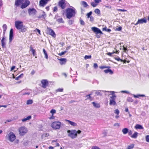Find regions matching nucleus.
I'll return each mask as SVG.
<instances>
[{
	"mask_svg": "<svg viewBox=\"0 0 149 149\" xmlns=\"http://www.w3.org/2000/svg\"><path fill=\"white\" fill-rule=\"evenodd\" d=\"M72 8H68L65 10L66 18L70 19L72 17H74L77 13V11L75 8L71 7Z\"/></svg>",
	"mask_w": 149,
	"mask_h": 149,
	"instance_id": "nucleus-1",
	"label": "nucleus"
},
{
	"mask_svg": "<svg viewBox=\"0 0 149 149\" xmlns=\"http://www.w3.org/2000/svg\"><path fill=\"white\" fill-rule=\"evenodd\" d=\"M15 26L17 29L20 30L22 33L26 32L27 31V27L23 25L22 22L19 21H15Z\"/></svg>",
	"mask_w": 149,
	"mask_h": 149,
	"instance_id": "nucleus-2",
	"label": "nucleus"
},
{
	"mask_svg": "<svg viewBox=\"0 0 149 149\" xmlns=\"http://www.w3.org/2000/svg\"><path fill=\"white\" fill-rule=\"evenodd\" d=\"M108 93H111L112 95L110 97L109 99V105H110L115 106L116 104V103L115 101V99L116 97V96L114 94L115 92L113 91H108Z\"/></svg>",
	"mask_w": 149,
	"mask_h": 149,
	"instance_id": "nucleus-3",
	"label": "nucleus"
},
{
	"mask_svg": "<svg viewBox=\"0 0 149 149\" xmlns=\"http://www.w3.org/2000/svg\"><path fill=\"white\" fill-rule=\"evenodd\" d=\"M92 31L94 32L96 35V37L99 38L100 37V35L103 34L101 30L98 28L95 27H93L91 28Z\"/></svg>",
	"mask_w": 149,
	"mask_h": 149,
	"instance_id": "nucleus-4",
	"label": "nucleus"
},
{
	"mask_svg": "<svg viewBox=\"0 0 149 149\" xmlns=\"http://www.w3.org/2000/svg\"><path fill=\"white\" fill-rule=\"evenodd\" d=\"M67 132L68 134V136L72 139L75 138L77 136V131L76 130H68Z\"/></svg>",
	"mask_w": 149,
	"mask_h": 149,
	"instance_id": "nucleus-5",
	"label": "nucleus"
},
{
	"mask_svg": "<svg viewBox=\"0 0 149 149\" xmlns=\"http://www.w3.org/2000/svg\"><path fill=\"white\" fill-rule=\"evenodd\" d=\"M61 124L59 121H54L51 124V126L54 130H59L60 128Z\"/></svg>",
	"mask_w": 149,
	"mask_h": 149,
	"instance_id": "nucleus-6",
	"label": "nucleus"
},
{
	"mask_svg": "<svg viewBox=\"0 0 149 149\" xmlns=\"http://www.w3.org/2000/svg\"><path fill=\"white\" fill-rule=\"evenodd\" d=\"M19 134L21 136H23L27 133L28 130L25 127H22L19 129Z\"/></svg>",
	"mask_w": 149,
	"mask_h": 149,
	"instance_id": "nucleus-7",
	"label": "nucleus"
},
{
	"mask_svg": "<svg viewBox=\"0 0 149 149\" xmlns=\"http://www.w3.org/2000/svg\"><path fill=\"white\" fill-rule=\"evenodd\" d=\"M65 1V0H61L58 2V6L62 9L65 8L66 5Z\"/></svg>",
	"mask_w": 149,
	"mask_h": 149,
	"instance_id": "nucleus-8",
	"label": "nucleus"
},
{
	"mask_svg": "<svg viewBox=\"0 0 149 149\" xmlns=\"http://www.w3.org/2000/svg\"><path fill=\"white\" fill-rule=\"evenodd\" d=\"M37 12L36 10L34 8H29L28 10V13L30 16L34 15Z\"/></svg>",
	"mask_w": 149,
	"mask_h": 149,
	"instance_id": "nucleus-9",
	"label": "nucleus"
},
{
	"mask_svg": "<svg viewBox=\"0 0 149 149\" xmlns=\"http://www.w3.org/2000/svg\"><path fill=\"white\" fill-rule=\"evenodd\" d=\"M8 139L10 141L13 142L15 139L16 136L15 135L13 132H11L8 134Z\"/></svg>",
	"mask_w": 149,
	"mask_h": 149,
	"instance_id": "nucleus-10",
	"label": "nucleus"
},
{
	"mask_svg": "<svg viewBox=\"0 0 149 149\" xmlns=\"http://www.w3.org/2000/svg\"><path fill=\"white\" fill-rule=\"evenodd\" d=\"M108 91H106L103 90H94L92 91L93 93L94 92L95 94V96H101L102 95V92H107Z\"/></svg>",
	"mask_w": 149,
	"mask_h": 149,
	"instance_id": "nucleus-11",
	"label": "nucleus"
},
{
	"mask_svg": "<svg viewBox=\"0 0 149 149\" xmlns=\"http://www.w3.org/2000/svg\"><path fill=\"white\" fill-rule=\"evenodd\" d=\"M51 0H40L39 1V5L40 6L44 7Z\"/></svg>",
	"mask_w": 149,
	"mask_h": 149,
	"instance_id": "nucleus-12",
	"label": "nucleus"
},
{
	"mask_svg": "<svg viewBox=\"0 0 149 149\" xmlns=\"http://www.w3.org/2000/svg\"><path fill=\"white\" fill-rule=\"evenodd\" d=\"M147 22V19L145 18L139 19L137 22L135 24V25H137L138 24H142L143 23H146Z\"/></svg>",
	"mask_w": 149,
	"mask_h": 149,
	"instance_id": "nucleus-13",
	"label": "nucleus"
},
{
	"mask_svg": "<svg viewBox=\"0 0 149 149\" xmlns=\"http://www.w3.org/2000/svg\"><path fill=\"white\" fill-rule=\"evenodd\" d=\"M14 37L13 35V29H11L10 30L9 34V42H11L13 39Z\"/></svg>",
	"mask_w": 149,
	"mask_h": 149,
	"instance_id": "nucleus-14",
	"label": "nucleus"
},
{
	"mask_svg": "<svg viewBox=\"0 0 149 149\" xmlns=\"http://www.w3.org/2000/svg\"><path fill=\"white\" fill-rule=\"evenodd\" d=\"M30 4V2L29 1H26L24 3H22L21 6V8L22 9H24L26 8Z\"/></svg>",
	"mask_w": 149,
	"mask_h": 149,
	"instance_id": "nucleus-15",
	"label": "nucleus"
},
{
	"mask_svg": "<svg viewBox=\"0 0 149 149\" xmlns=\"http://www.w3.org/2000/svg\"><path fill=\"white\" fill-rule=\"evenodd\" d=\"M49 34L54 38L56 37V34L53 30L50 28H48Z\"/></svg>",
	"mask_w": 149,
	"mask_h": 149,
	"instance_id": "nucleus-16",
	"label": "nucleus"
},
{
	"mask_svg": "<svg viewBox=\"0 0 149 149\" xmlns=\"http://www.w3.org/2000/svg\"><path fill=\"white\" fill-rule=\"evenodd\" d=\"M42 84V87L44 88H45L48 84V81L47 80L43 79L41 81Z\"/></svg>",
	"mask_w": 149,
	"mask_h": 149,
	"instance_id": "nucleus-17",
	"label": "nucleus"
},
{
	"mask_svg": "<svg viewBox=\"0 0 149 149\" xmlns=\"http://www.w3.org/2000/svg\"><path fill=\"white\" fill-rule=\"evenodd\" d=\"M23 2V0H15V5L17 6H19Z\"/></svg>",
	"mask_w": 149,
	"mask_h": 149,
	"instance_id": "nucleus-18",
	"label": "nucleus"
},
{
	"mask_svg": "<svg viewBox=\"0 0 149 149\" xmlns=\"http://www.w3.org/2000/svg\"><path fill=\"white\" fill-rule=\"evenodd\" d=\"M65 120L67 122L69 123L71 125L74 126H76L77 125V124L75 123H74L72 121L70 120L65 119Z\"/></svg>",
	"mask_w": 149,
	"mask_h": 149,
	"instance_id": "nucleus-19",
	"label": "nucleus"
},
{
	"mask_svg": "<svg viewBox=\"0 0 149 149\" xmlns=\"http://www.w3.org/2000/svg\"><path fill=\"white\" fill-rule=\"evenodd\" d=\"M59 60L60 61V63L61 65L65 64L66 62V59L65 58H61Z\"/></svg>",
	"mask_w": 149,
	"mask_h": 149,
	"instance_id": "nucleus-20",
	"label": "nucleus"
},
{
	"mask_svg": "<svg viewBox=\"0 0 149 149\" xmlns=\"http://www.w3.org/2000/svg\"><path fill=\"white\" fill-rule=\"evenodd\" d=\"M134 128L136 129H143V127L142 125L139 124H136L134 127Z\"/></svg>",
	"mask_w": 149,
	"mask_h": 149,
	"instance_id": "nucleus-21",
	"label": "nucleus"
},
{
	"mask_svg": "<svg viewBox=\"0 0 149 149\" xmlns=\"http://www.w3.org/2000/svg\"><path fill=\"white\" fill-rule=\"evenodd\" d=\"M104 72L106 73H109L110 74H112L113 73V72L110 69H107L104 70Z\"/></svg>",
	"mask_w": 149,
	"mask_h": 149,
	"instance_id": "nucleus-22",
	"label": "nucleus"
},
{
	"mask_svg": "<svg viewBox=\"0 0 149 149\" xmlns=\"http://www.w3.org/2000/svg\"><path fill=\"white\" fill-rule=\"evenodd\" d=\"M92 103L93 106L96 108H98L100 107V105L99 104L96 103L95 102H92Z\"/></svg>",
	"mask_w": 149,
	"mask_h": 149,
	"instance_id": "nucleus-23",
	"label": "nucleus"
},
{
	"mask_svg": "<svg viewBox=\"0 0 149 149\" xmlns=\"http://www.w3.org/2000/svg\"><path fill=\"white\" fill-rule=\"evenodd\" d=\"M81 4L84 8H86L88 6V5L87 4V3L85 1H81Z\"/></svg>",
	"mask_w": 149,
	"mask_h": 149,
	"instance_id": "nucleus-24",
	"label": "nucleus"
},
{
	"mask_svg": "<svg viewBox=\"0 0 149 149\" xmlns=\"http://www.w3.org/2000/svg\"><path fill=\"white\" fill-rule=\"evenodd\" d=\"M31 118V116H28L26 118L22 119V121L23 122H26L27 120H30Z\"/></svg>",
	"mask_w": 149,
	"mask_h": 149,
	"instance_id": "nucleus-25",
	"label": "nucleus"
},
{
	"mask_svg": "<svg viewBox=\"0 0 149 149\" xmlns=\"http://www.w3.org/2000/svg\"><path fill=\"white\" fill-rule=\"evenodd\" d=\"M30 51H32V54L33 55V56H35V55H36L35 50L33 49V48L31 46L30 47Z\"/></svg>",
	"mask_w": 149,
	"mask_h": 149,
	"instance_id": "nucleus-26",
	"label": "nucleus"
},
{
	"mask_svg": "<svg viewBox=\"0 0 149 149\" xmlns=\"http://www.w3.org/2000/svg\"><path fill=\"white\" fill-rule=\"evenodd\" d=\"M122 132L124 134H126L129 132V130L127 128H125L122 130Z\"/></svg>",
	"mask_w": 149,
	"mask_h": 149,
	"instance_id": "nucleus-27",
	"label": "nucleus"
},
{
	"mask_svg": "<svg viewBox=\"0 0 149 149\" xmlns=\"http://www.w3.org/2000/svg\"><path fill=\"white\" fill-rule=\"evenodd\" d=\"M93 94L92 93V92H91V93L88 95H87L86 96V97H87V98L86 99V100L88 99L91 100H92V98L91 97V95H92Z\"/></svg>",
	"mask_w": 149,
	"mask_h": 149,
	"instance_id": "nucleus-28",
	"label": "nucleus"
},
{
	"mask_svg": "<svg viewBox=\"0 0 149 149\" xmlns=\"http://www.w3.org/2000/svg\"><path fill=\"white\" fill-rule=\"evenodd\" d=\"M133 96L135 98H139V97H144L145 95L143 94H138L137 95H133Z\"/></svg>",
	"mask_w": 149,
	"mask_h": 149,
	"instance_id": "nucleus-29",
	"label": "nucleus"
},
{
	"mask_svg": "<svg viewBox=\"0 0 149 149\" xmlns=\"http://www.w3.org/2000/svg\"><path fill=\"white\" fill-rule=\"evenodd\" d=\"M138 133L135 132L134 134L131 136V137L133 138L136 139L138 136Z\"/></svg>",
	"mask_w": 149,
	"mask_h": 149,
	"instance_id": "nucleus-30",
	"label": "nucleus"
},
{
	"mask_svg": "<svg viewBox=\"0 0 149 149\" xmlns=\"http://www.w3.org/2000/svg\"><path fill=\"white\" fill-rule=\"evenodd\" d=\"M56 21L59 23H64V21L63 20V19L62 18H59L58 19H56Z\"/></svg>",
	"mask_w": 149,
	"mask_h": 149,
	"instance_id": "nucleus-31",
	"label": "nucleus"
},
{
	"mask_svg": "<svg viewBox=\"0 0 149 149\" xmlns=\"http://www.w3.org/2000/svg\"><path fill=\"white\" fill-rule=\"evenodd\" d=\"M43 51L44 54L45 55V58H46L47 59L48 58V56L47 52L46 51V50L44 49H43Z\"/></svg>",
	"mask_w": 149,
	"mask_h": 149,
	"instance_id": "nucleus-32",
	"label": "nucleus"
},
{
	"mask_svg": "<svg viewBox=\"0 0 149 149\" xmlns=\"http://www.w3.org/2000/svg\"><path fill=\"white\" fill-rule=\"evenodd\" d=\"M134 145L133 144H131L128 146L127 149H132L134 147Z\"/></svg>",
	"mask_w": 149,
	"mask_h": 149,
	"instance_id": "nucleus-33",
	"label": "nucleus"
},
{
	"mask_svg": "<svg viewBox=\"0 0 149 149\" xmlns=\"http://www.w3.org/2000/svg\"><path fill=\"white\" fill-rule=\"evenodd\" d=\"M3 33H5L7 29V26L6 24H3Z\"/></svg>",
	"mask_w": 149,
	"mask_h": 149,
	"instance_id": "nucleus-34",
	"label": "nucleus"
},
{
	"mask_svg": "<svg viewBox=\"0 0 149 149\" xmlns=\"http://www.w3.org/2000/svg\"><path fill=\"white\" fill-rule=\"evenodd\" d=\"M33 103V101L32 100H27L26 104H31Z\"/></svg>",
	"mask_w": 149,
	"mask_h": 149,
	"instance_id": "nucleus-35",
	"label": "nucleus"
},
{
	"mask_svg": "<svg viewBox=\"0 0 149 149\" xmlns=\"http://www.w3.org/2000/svg\"><path fill=\"white\" fill-rule=\"evenodd\" d=\"M127 46L126 45H123V50L124 51V52H125L126 53L127 52V51H128V50H127Z\"/></svg>",
	"mask_w": 149,
	"mask_h": 149,
	"instance_id": "nucleus-36",
	"label": "nucleus"
},
{
	"mask_svg": "<svg viewBox=\"0 0 149 149\" xmlns=\"http://www.w3.org/2000/svg\"><path fill=\"white\" fill-rule=\"evenodd\" d=\"M94 12L95 13L98 14H99L100 13V10L98 9H95Z\"/></svg>",
	"mask_w": 149,
	"mask_h": 149,
	"instance_id": "nucleus-37",
	"label": "nucleus"
},
{
	"mask_svg": "<svg viewBox=\"0 0 149 149\" xmlns=\"http://www.w3.org/2000/svg\"><path fill=\"white\" fill-rule=\"evenodd\" d=\"M91 5L93 7H95L97 5V4L95 2H92L91 3Z\"/></svg>",
	"mask_w": 149,
	"mask_h": 149,
	"instance_id": "nucleus-38",
	"label": "nucleus"
},
{
	"mask_svg": "<svg viewBox=\"0 0 149 149\" xmlns=\"http://www.w3.org/2000/svg\"><path fill=\"white\" fill-rule=\"evenodd\" d=\"M115 59L116 60H117L118 61H120L121 62H122L123 61V60L122 59L120 58L119 57H115Z\"/></svg>",
	"mask_w": 149,
	"mask_h": 149,
	"instance_id": "nucleus-39",
	"label": "nucleus"
},
{
	"mask_svg": "<svg viewBox=\"0 0 149 149\" xmlns=\"http://www.w3.org/2000/svg\"><path fill=\"white\" fill-rule=\"evenodd\" d=\"M91 57V55H85L84 56V59H90Z\"/></svg>",
	"mask_w": 149,
	"mask_h": 149,
	"instance_id": "nucleus-40",
	"label": "nucleus"
},
{
	"mask_svg": "<svg viewBox=\"0 0 149 149\" xmlns=\"http://www.w3.org/2000/svg\"><path fill=\"white\" fill-rule=\"evenodd\" d=\"M127 101L130 102H133V99L131 98L130 97H129L127 98Z\"/></svg>",
	"mask_w": 149,
	"mask_h": 149,
	"instance_id": "nucleus-41",
	"label": "nucleus"
},
{
	"mask_svg": "<svg viewBox=\"0 0 149 149\" xmlns=\"http://www.w3.org/2000/svg\"><path fill=\"white\" fill-rule=\"evenodd\" d=\"M92 14V12L90 11L89 13H88L87 14V16L88 18H89L90 17H91V16Z\"/></svg>",
	"mask_w": 149,
	"mask_h": 149,
	"instance_id": "nucleus-42",
	"label": "nucleus"
},
{
	"mask_svg": "<svg viewBox=\"0 0 149 149\" xmlns=\"http://www.w3.org/2000/svg\"><path fill=\"white\" fill-rule=\"evenodd\" d=\"M74 22V20H73L70 19L68 21V23L70 25L72 24Z\"/></svg>",
	"mask_w": 149,
	"mask_h": 149,
	"instance_id": "nucleus-43",
	"label": "nucleus"
},
{
	"mask_svg": "<svg viewBox=\"0 0 149 149\" xmlns=\"http://www.w3.org/2000/svg\"><path fill=\"white\" fill-rule=\"evenodd\" d=\"M67 51H65L64 52H61V53L59 54V55L60 56H62L64 55L67 52Z\"/></svg>",
	"mask_w": 149,
	"mask_h": 149,
	"instance_id": "nucleus-44",
	"label": "nucleus"
},
{
	"mask_svg": "<svg viewBox=\"0 0 149 149\" xmlns=\"http://www.w3.org/2000/svg\"><path fill=\"white\" fill-rule=\"evenodd\" d=\"M56 112V111L54 109H52L50 111V113H52V115H53L54 113H55Z\"/></svg>",
	"mask_w": 149,
	"mask_h": 149,
	"instance_id": "nucleus-45",
	"label": "nucleus"
},
{
	"mask_svg": "<svg viewBox=\"0 0 149 149\" xmlns=\"http://www.w3.org/2000/svg\"><path fill=\"white\" fill-rule=\"evenodd\" d=\"M80 21L81 24L82 25H84L85 24V22H84L81 19H80Z\"/></svg>",
	"mask_w": 149,
	"mask_h": 149,
	"instance_id": "nucleus-46",
	"label": "nucleus"
},
{
	"mask_svg": "<svg viewBox=\"0 0 149 149\" xmlns=\"http://www.w3.org/2000/svg\"><path fill=\"white\" fill-rule=\"evenodd\" d=\"M146 140L147 142H149V135H147L146 136Z\"/></svg>",
	"mask_w": 149,
	"mask_h": 149,
	"instance_id": "nucleus-47",
	"label": "nucleus"
},
{
	"mask_svg": "<svg viewBox=\"0 0 149 149\" xmlns=\"http://www.w3.org/2000/svg\"><path fill=\"white\" fill-rule=\"evenodd\" d=\"M1 42V45L3 47V48H4L5 47V43L4 41Z\"/></svg>",
	"mask_w": 149,
	"mask_h": 149,
	"instance_id": "nucleus-48",
	"label": "nucleus"
},
{
	"mask_svg": "<svg viewBox=\"0 0 149 149\" xmlns=\"http://www.w3.org/2000/svg\"><path fill=\"white\" fill-rule=\"evenodd\" d=\"M114 113H115L117 114L118 115L119 114V110L118 109H116L115 110Z\"/></svg>",
	"mask_w": 149,
	"mask_h": 149,
	"instance_id": "nucleus-49",
	"label": "nucleus"
},
{
	"mask_svg": "<svg viewBox=\"0 0 149 149\" xmlns=\"http://www.w3.org/2000/svg\"><path fill=\"white\" fill-rule=\"evenodd\" d=\"M100 68L101 69H103L105 68H108L109 67L108 66H100Z\"/></svg>",
	"mask_w": 149,
	"mask_h": 149,
	"instance_id": "nucleus-50",
	"label": "nucleus"
},
{
	"mask_svg": "<svg viewBox=\"0 0 149 149\" xmlns=\"http://www.w3.org/2000/svg\"><path fill=\"white\" fill-rule=\"evenodd\" d=\"M46 16L45 14H42L41 15H40L39 16V18H45V16Z\"/></svg>",
	"mask_w": 149,
	"mask_h": 149,
	"instance_id": "nucleus-51",
	"label": "nucleus"
},
{
	"mask_svg": "<svg viewBox=\"0 0 149 149\" xmlns=\"http://www.w3.org/2000/svg\"><path fill=\"white\" fill-rule=\"evenodd\" d=\"M63 91V88H58L56 90V92H62Z\"/></svg>",
	"mask_w": 149,
	"mask_h": 149,
	"instance_id": "nucleus-52",
	"label": "nucleus"
},
{
	"mask_svg": "<svg viewBox=\"0 0 149 149\" xmlns=\"http://www.w3.org/2000/svg\"><path fill=\"white\" fill-rule=\"evenodd\" d=\"M95 2L98 4V3H99L101 1V0H94Z\"/></svg>",
	"mask_w": 149,
	"mask_h": 149,
	"instance_id": "nucleus-53",
	"label": "nucleus"
},
{
	"mask_svg": "<svg viewBox=\"0 0 149 149\" xmlns=\"http://www.w3.org/2000/svg\"><path fill=\"white\" fill-rule=\"evenodd\" d=\"M57 10V7L56 6H55L54 8L53 11L54 12H56Z\"/></svg>",
	"mask_w": 149,
	"mask_h": 149,
	"instance_id": "nucleus-54",
	"label": "nucleus"
},
{
	"mask_svg": "<svg viewBox=\"0 0 149 149\" xmlns=\"http://www.w3.org/2000/svg\"><path fill=\"white\" fill-rule=\"evenodd\" d=\"M122 27L121 26H119L116 29V30L119 31H120L122 30Z\"/></svg>",
	"mask_w": 149,
	"mask_h": 149,
	"instance_id": "nucleus-55",
	"label": "nucleus"
},
{
	"mask_svg": "<svg viewBox=\"0 0 149 149\" xmlns=\"http://www.w3.org/2000/svg\"><path fill=\"white\" fill-rule=\"evenodd\" d=\"M93 67L95 68H96L98 67L97 64L96 63H95L93 65Z\"/></svg>",
	"mask_w": 149,
	"mask_h": 149,
	"instance_id": "nucleus-56",
	"label": "nucleus"
},
{
	"mask_svg": "<svg viewBox=\"0 0 149 149\" xmlns=\"http://www.w3.org/2000/svg\"><path fill=\"white\" fill-rule=\"evenodd\" d=\"M89 18H90V21L91 22H93L94 20V18L92 16H91Z\"/></svg>",
	"mask_w": 149,
	"mask_h": 149,
	"instance_id": "nucleus-57",
	"label": "nucleus"
},
{
	"mask_svg": "<svg viewBox=\"0 0 149 149\" xmlns=\"http://www.w3.org/2000/svg\"><path fill=\"white\" fill-rule=\"evenodd\" d=\"M121 92L122 93H126L127 94H129L130 93L128 91H121Z\"/></svg>",
	"mask_w": 149,
	"mask_h": 149,
	"instance_id": "nucleus-58",
	"label": "nucleus"
},
{
	"mask_svg": "<svg viewBox=\"0 0 149 149\" xmlns=\"http://www.w3.org/2000/svg\"><path fill=\"white\" fill-rule=\"evenodd\" d=\"M118 10L119 11H122V12H125V11H127V10H125L124 9H118Z\"/></svg>",
	"mask_w": 149,
	"mask_h": 149,
	"instance_id": "nucleus-59",
	"label": "nucleus"
},
{
	"mask_svg": "<svg viewBox=\"0 0 149 149\" xmlns=\"http://www.w3.org/2000/svg\"><path fill=\"white\" fill-rule=\"evenodd\" d=\"M128 133L129 135H130L132 134V132L131 130H129V132H128Z\"/></svg>",
	"mask_w": 149,
	"mask_h": 149,
	"instance_id": "nucleus-60",
	"label": "nucleus"
},
{
	"mask_svg": "<svg viewBox=\"0 0 149 149\" xmlns=\"http://www.w3.org/2000/svg\"><path fill=\"white\" fill-rule=\"evenodd\" d=\"M30 94V92H25L23 93V95H29Z\"/></svg>",
	"mask_w": 149,
	"mask_h": 149,
	"instance_id": "nucleus-61",
	"label": "nucleus"
},
{
	"mask_svg": "<svg viewBox=\"0 0 149 149\" xmlns=\"http://www.w3.org/2000/svg\"><path fill=\"white\" fill-rule=\"evenodd\" d=\"M23 76H24L23 74L22 73V74H20V75H19V76H18V77L20 78H21L23 77Z\"/></svg>",
	"mask_w": 149,
	"mask_h": 149,
	"instance_id": "nucleus-62",
	"label": "nucleus"
},
{
	"mask_svg": "<svg viewBox=\"0 0 149 149\" xmlns=\"http://www.w3.org/2000/svg\"><path fill=\"white\" fill-rule=\"evenodd\" d=\"M107 54L108 56H111L112 55V53L110 52H108Z\"/></svg>",
	"mask_w": 149,
	"mask_h": 149,
	"instance_id": "nucleus-63",
	"label": "nucleus"
},
{
	"mask_svg": "<svg viewBox=\"0 0 149 149\" xmlns=\"http://www.w3.org/2000/svg\"><path fill=\"white\" fill-rule=\"evenodd\" d=\"M15 66H13L11 68V70L12 71L15 68Z\"/></svg>",
	"mask_w": 149,
	"mask_h": 149,
	"instance_id": "nucleus-64",
	"label": "nucleus"
}]
</instances>
